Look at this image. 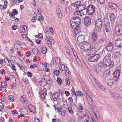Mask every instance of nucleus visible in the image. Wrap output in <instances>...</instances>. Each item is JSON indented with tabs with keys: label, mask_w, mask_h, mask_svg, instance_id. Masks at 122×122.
<instances>
[{
	"label": "nucleus",
	"mask_w": 122,
	"mask_h": 122,
	"mask_svg": "<svg viewBox=\"0 0 122 122\" xmlns=\"http://www.w3.org/2000/svg\"><path fill=\"white\" fill-rule=\"evenodd\" d=\"M1 85L3 87L5 88L7 87V83L5 81H2L1 82Z\"/></svg>",
	"instance_id": "cd10ccee"
},
{
	"label": "nucleus",
	"mask_w": 122,
	"mask_h": 122,
	"mask_svg": "<svg viewBox=\"0 0 122 122\" xmlns=\"http://www.w3.org/2000/svg\"><path fill=\"white\" fill-rule=\"evenodd\" d=\"M59 68L60 70L62 71H63L65 70V66L63 64L61 65Z\"/></svg>",
	"instance_id": "72a5a7b5"
},
{
	"label": "nucleus",
	"mask_w": 122,
	"mask_h": 122,
	"mask_svg": "<svg viewBox=\"0 0 122 122\" xmlns=\"http://www.w3.org/2000/svg\"><path fill=\"white\" fill-rule=\"evenodd\" d=\"M110 18L111 21L114 22L115 20L116 16L113 13H111L110 15Z\"/></svg>",
	"instance_id": "dca6fc26"
},
{
	"label": "nucleus",
	"mask_w": 122,
	"mask_h": 122,
	"mask_svg": "<svg viewBox=\"0 0 122 122\" xmlns=\"http://www.w3.org/2000/svg\"><path fill=\"white\" fill-rule=\"evenodd\" d=\"M105 41V39L104 38H101L99 39L96 42V44L99 45L100 44H102Z\"/></svg>",
	"instance_id": "4be33fe9"
},
{
	"label": "nucleus",
	"mask_w": 122,
	"mask_h": 122,
	"mask_svg": "<svg viewBox=\"0 0 122 122\" xmlns=\"http://www.w3.org/2000/svg\"><path fill=\"white\" fill-rule=\"evenodd\" d=\"M90 50L95 54L97 51L96 49L94 47H92L91 48H90Z\"/></svg>",
	"instance_id": "e433bc0d"
},
{
	"label": "nucleus",
	"mask_w": 122,
	"mask_h": 122,
	"mask_svg": "<svg viewBox=\"0 0 122 122\" xmlns=\"http://www.w3.org/2000/svg\"><path fill=\"white\" fill-rule=\"evenodd\" d=\"M66 72L65 73L67 76H70L71 75V72H70L68 68L67 67L66 68Z\"/></svg>",
	"instance_id": "473e14b6"
},
{
	"label": "nucleus",
	"mask_w": 122,
	"mask_h": 122,
	"mask_svg": "<svg viewBox=\"0 0 122 122\" xmlns=\"http://www.w3.org/2000/svg\"><path fill=\"white\" fill-rule=\"evenodd\" d=\"M120 70L119 69H117L114 72L113 74H115L118 75H120Z\"/></svg>",
	"instance_id": "f704fd0d"
},
{
	"label": "nucleus",
	"mask_w": 122,
	"mask_h": 122,
	"mask_svg": "<svg viewBox=\"0 0 122 122\" xmlns=\"http://www.w3.org/2000/svg\"><path fill=\"white\" fill-rule=\"evenodd\" d=\"M110 54L106 55L104 57L103 61L104 62L109 66L110 68H112L113 66V62L111 61Z\"/></svg>",
	"instance_id": "20e7f679"
},
{
	"label": "nucleus",
	"mask_w": 122,
	"mask_h": 122,
	"mask_svg": "<svg viewBox=\"0 0 122 122\" xmlns=\"http://www.w3.org/2000/svg\"><path fill=\"white\" fill-rule=\"evenodd\" d=\"M5 59H6V61H8V63H11V61L10 60L9 58H8L7 57H5L4 59V60L5 61Z\"/></svg>",
	"instance_id": "69168bd1"
},
{
	"label": "nucleus",
	"mask_w": 122,
	"mask_h": 122,
	"mask_svg": "<svg viewBox=\"0 0 122 122\" xmlns=\"http://www.w3.org/2000/svg\"><path fill=\"white\" fill-rule=\"evenodd\" d=\"M36 17L35 16H34L33 17L32 20V21L33 22H35L36 21Z\"/></svg>",
	"instance_id": "774afa93"
},
{
	"label": "nucleus",
	"mask_w": 122,
	"mask_h": 122,
	"mask_svg": "<svg viewBox=\"0 0 122 122\" xmlns=\"http://www.w3.org/2000/svg\"><path fill=\"white\" fill-rule=\"evenodd\" d=\"M81 20L80 18H78L77 19H74V18H72L70 21V24L73 29L75 31L80 30V26L81 24Z\"/></svg>",
	"instance_id": "f257e3e1"
},
{
	"label": "nucleus",
	"mask_w": 122,
	"mask_h": 122,
	"mask_svg": "<svg viewBox=\"0 0 122 122\" xmlns=\"http://www.w3.org/2000/svg\"><path fill=\"white\" fill-rule=\"evenodd\" d=\"M27 76L30 77H32L33 76L32 74L30 72H28L27 74Z\"/></svg>",
	"instance_id": "13d9d810"
},
{
	"label": "nucleus",
	"mask_w": 122,
	"mask_h": 122,
	"mask_svg": "<svg viewBox=\"0 0 122 122\" xmlns=\"http://www.w3.org/2000/svg\"><path fill=\"white\" fill-rule=\"evenodd\" d=\"M65 81L66 82L67 85H68L70 84V82L68 78H66L65 79Z\"/></svg>",
	"instance_id": "09e8293b"
},
{
	"label": "nucleus",
	"mask_w": 122,
	"mask_h": 122,
	"mask_svg": "<svg viewBox=\"0 0 122 122\" xmlns=\"http://www.w3.org/2000/svg\"><path fill=\"white\" fill-rule=\"evenodd\" d=\"M38 71H39L41 70H43L44 69V68L43 67V64H42V66H39L38 67Z\"/></svg>",
	"instance_id": "ea45409f"
},
{
	"label": "nucleus",
	"mask_w": 122,
	"mask_h": 122,
	"mask_svg": "<svg viewBox=\"0 0 122 122\" xmlns=\"http://www.w3.org/2000/svg\"><path fill=\"white\" fill-rule=\"evenodd\" d=\"M68 109L70 113L71 114H72L73 113V111L72 110V108L71 107H68Z\"/></svg>",
	"instance_id": "603ef678"
},
{
	"label": "nucleus",
	"mask_w": 122,
	"mask_h": 122,
	"mask_svg": "<svg viewBox=\"0 0 122 122\" xmlns=\"http://www.w3.org/2000/svg\"><path fill=\"white\" fill-rule=\"evenodd\" d=\"M91 19L89 17L86 16L84 19V24L85 26L88 27L91 25Z\"/></svg>",
	"instance_id": "1a4fd4ad"
},
{
	"label": "nucleus",
	"mask_w": 122,
	"mask_h": 122,
	"mask_svg": "<svg viewBox=\"0 0 122 122\" xmlns=\"http://www.w3.org/2000/svg\"><path fill=\"white\" fill-rule=\"evenodd\" d=\"M38 14L39 15H41V8H38Z\"/></svg>",
	"instance_id": "3c124183"
},
{
	"label": "nucleus",
	"mask_w": 122,
	"mask_h": 122,
	"mask_svg": "<svg viewBox=\"0 0 122 122\" xmlns=\"http://www.w3.org/2000/svg\"><path fill=\"white\" fill-rule=\"evenodd\" d=\"M101 69L99 68V67L98 68H97V67H95V71L97 73H99L101 72L100 70Z\"/></svg>",
	"instance_id": "79ce46f5"
},
{
	"label": "nucleus",
	"mask_w": 122,
	"mask_h": 122,
	"mask_svg": "<svg viewBox=\"0 0 122 122\" xmlns=\"http://www.w3.org/2000/svg\"><path fill=\"white\" fill-rule=\"evenodd\" d=\"M42 80L43 79H42L40 78L38 80V81L39 82V83L40 86H46V85H42L43 83V81H42Z\"/></svg>",
	"instance_id": "2f4dec72"
},
{
	"label": "nucleus",
	"mask_w": 122,
	"mask_h": 122,
	"mask_svg": "<svg viewBox=\"0 0 122 122\" xmlns=\"http://www.w3.org/2000/svg\"><path fill=\"white\" fill-rule=\"evenodd\" d=\"M88 54H87V55L89 56H91L94 54V53H93L90 50L88 51Z\"/></svg>",
	"instance_id": "49530a36"
},
{
	"label": "nucleus",
	"mask_w": 122,
	"mask_h": 122,
	"mask_svg": "<svg viewBox=\"0 0 122 122\" xmlns=\"http://www.w3.org/2000/svg\"><path fill=\"white\" fill-rule=\"evenodd\" d=\"M95 115L97 119L100 118V117L99 112L97 113H96Z\"/></svg>",
	"instance_id": "bf43d9fd"
},
{
	"label": "nucleus",
	"mask_w": 122,
	"mask_h": 122,
	"mask_svg": "<svg viewBox=\"0 0 122 122\" xmlns=\"http://www.w3.org/2000/svg\"><path fill=\"white\" fill-rule=\"evenodd\" d=\"M98 3L101 4H103L104 3V0H97Z\"/></svg>",
	"instance_id": "8fccbe9b"
},
{
	"label": "nucleus",
	"mask_w": 122,
	"mask_h": 122,
	"mask_svg": "<svg viewBox=\"0 0 122 122\" xmlns=\"http://www.w3.org/2000/svg\"><path fill=\"white\" fill-rule=\"evenodd\" d=\"M9 98V100L11 102H13L14 100V99L11 98L10 96L8 97Z\"/></svg>",
	"instance_id": "052dcab7"
},
{
	"label": "nucleus",
	"mask_w": 122,
	"mask_h": 122,
	"mask_svg": "<svg viewBox=\"0 0 122 122\" xmlns=\"http://www.w3.org/2000/svg\"><path fill=\"white\" fill-rule=\"evenodd\" d=\"M120 56L121 54L120 52L118 51H117L114 53V58L116 59L117 58H119L120 57Z\"/></svg>",
	"instance_id": "5701e85b"
},
{
	"label": "nucleus",
	"mask_w": 122,
	"mask_h": 122,
	"mask_svg": "<svg viewBox=\"0 0 122 122\" xmlns=\"http://www.w3.org/2000/svg\"><path fill=\"white\" fill-rule=\"evenodd\" d=\"M115 29L116 33H118L119 35H121L122 34V26H116Z\"/></svg>",
	"instance_id": "f8f14e48"
},
{
	"label": "nucleus",
	"mask_w": 122,
	"mask_h": 122,
	"mask_svg": "<svg viewBox=\"0 0 122 122\" xmlns=\"http://www.w3.org/2000/svg\"><path fill=\"white\" fill-rule=\"evenodd\" d=\"M28 107L29 110L30 112L33 113H35L36 112V108L32 105H29Z\"/></svg>",
	"instance_id": "a211bd4d"
},
{
	"label": "nucleus",
	"mask_w": 122,
	"mask_h": 122,
	"mask_svg": "<svg viewBox=\"0 0 122 122\" xmlns=\"http://www.w3.org/2000/svg\"><path fill=\"white\" fill-rule=\"evenodd\" d=\"M47 90L45 88H43L42 89H41L39 92H41L43 93V94H45V95H47Z\"/></svg>",
	"instance_id": "7c9ffc66"
},
{
	"label": "nucleus",
	"mask_w": 122,
	"mask_h": 122,
	"mask_svg": "<svg viewBox=\"0 0 122 122\" xmlns=\"http://www.w3.org/2000/svg\"><path fill=\"white\" fill-rule=\"evenodd\" d=\"M104 24L105 25V27L110 26V24L109 19L108 18H106L104 19Z\"/></svg>",
	"instance_id": "412c9836"
},
{
	"label": "nucleus",
	"mask_w": 122,
	"mask_h": 122,
	"mask_svg": "<svg viewBox=\"0 0 122 122\" xmlns=\"http://www.w3.org/2000/svg\"><path fill=\"white\" fill-rule=\"evenodd\" d=\"M95 27L97 32L100 33L102 28V22L100 18H98L96 20Z\"/></svg>",
	"instance_id": "f03ea898"
},
{
	"label": "nucleus",
	"mask_w": 122,
	"mask_h": 122,
	"mask_svg": "<svg viewBox=\"0 0 122 122\" xmlns=\"http://www.w3.org/2000/svg\"><path fill=\"white\" fill-rule=\"evenodd\" d=\"M97 36L96 33L93 32L92 33V39L93 42L95 41L97 39Z\"/></svg>",
	"instance_id": "6ab92c4d"
},
{
	"label": "nucleus",
	"mask_w": 122,
	"mask_h": 122,
	"mask_svg": "<svg viewBox=\"0 0 122 122\" xmlns=\"http://www.w3.org/2000/svg\"><path fill=\"white\" fill-rule=\"evenodd\" d=\"M113 45L112 43L110 41L107 43L106 46V50L108 52H112L113 49Z\"/></svg>",
	"instance_id": "6e6552de"
},
{
	"label": "nucleus",
	"mask_w": 122,
	"mask_h": 122,
	"mask_svg": "<svg viewBox=\"0 0 122 122\" xmlns=\"http://www.w3.org/2000/svg\"><path fill=\"white\" fill-rule=\"evenodd\" d=\"M112 96L113 98L116 99L120 98L121 97V96L119 94L116 93H114L112 94Z\"/></svg>",
	"instance_id": "b1692460"
},
{
	"label": "nucleus",
	"mask_w": 122,
	"mask_h": 122,
	"mask_svg": "<svg viewBox=\"0 0 122 122\" xmlns=\"http://www.w3.org/2000/svg\"><path fill=\"white\" fill-rule=\"evenodd\" d=\"M71 96V97L69 98L68 100L71 103H72L73 102V100L72 98V97L73 96V94H72Z\"/></svg>",
	"instance_id": "37998d69"
},
{
	"label": "nucleus",
	"mask_w": 122,
	"mask_h": 122,
	"mask_svg": "<svg viewBox=\"0 0 122 122\" xmlns=\"http://www.w3.org/2000/svg\"><path fill=\"white\" fill-rule=\"evenodd\" d=\"M80 92V91H77L75 93L74 92V93L73 95H79V93Z\"/></svg>",
	"instance_id": "680f3d73"
},
{
	"label": "nucleus",
	"mask_w": 122,
	"mask_h": 122,
	"mask_svg": "<svg viewBox=\"0 0 122 122\" xmlns=\"http://www.w3.org/2000/svg\"><path fill=\"white\" fill-rule=\"evenodd\" d=\"M12 28L13 30H15L17 28L16 25H13L12 26Z\"/></svg>",
	"instance_id": "4d7b16f0"
},
{
	"label": "nucleus",
	"mask_w": 122,
	"mask_h": 122,
	"mask_svg": "<svg viewBox=\"0 0 122 122\" xmlns=\"http://www.w3.org/2000/svg\"><path fill=\"white\" fill-rule=\"evenodd\" d=\"M94 79V81L95 83L98 86L100 85V84H101V83H100L97 79H95V78Z\"/></svg>",
	"instance_id": "5fc2aeb1"
},
{
	"label": "nucleus",
	"mask_w": 122,
	"mask_h": 122,
	"mask_svg": "<svg viewBox=\"0 0 122 122\" xmlns=\"http://www.w3.org/2000/svg\"><path fill=\"white\" fill-rule=\"evenodd\" d=\"M108 5L112 9L115 11H116V9H117L118 7V5L114 3L109 2L108 4Z\"/></svg>",
	"instance_id": "9b49d317"
},
{
	"label": "nucleus",
	"mask_w": 122,
	"mask_h": 122,
	"mask_svg": "<svg viewBox=\"0 0 122 122\" xmlns=\"http://www.w3.org/2000/svg\"><path fill=\"white\" fill-rule=\"evenodd\" d=\"M115 45L117 47L121 48L122 47V39L118 38L115 41Z\"/></svg>",
	"instance_id": "9d476101"
},
{
	"label": "nucleus",
	"mask_w": 122,
	"mask_h": 122,
	"mask_svg": "<svg viewBox=\"0 0 122 122\" xmlns=\"http://www.w3.org/2000/svg\"><path fill=\"white\" fill-rule=\"evenodd\" d=\"M76 11H75L74 13V14L75 15H78L81 16H82L83 15H84V13L83 12H81L79 11V10L76 8Z\"/></svg>",
	"instance_id": "f3484780"
},
{
	"label": "nucleus",
	"mask_w": 122,
	"mask_h": 122,
	"mask_svg": "<svg viewBox=\"0 0 122 122\" xmlns=\"http://www.w3.org/2000/svg\"><path fill=\"white\" fill-rule=\"evenodd\" d=\"M10 1L11 4L14 5L17 3V0H10Z\"/></svg>",
	"instance_id": "c03bdc74"
},
{
	"label": "nucleus",
	"mask_w": 122,
	"mask_h": 122,
	"mask_svg": "<svg viewBox=\"0 0 122 122\" xmlns=\"http://www.w3.org/2000/svg\"><path fill=\"white\" fill-rule=\"evenodd\" d=\"M57 81L58 82L59 85H61L62 84V80L60 78H57Z\"/></svg>",
	"instance_id": "4c0bfd02"
},
{
	"label": "nucleus",
	"mask_w": 122,
	"mask_h": 122,
	"mask_svg": "<svg viewBox=\"0 0 122 122\" xmlns=\"http://www.w3.org/2000/svg\"><path fill=\"white\" fill-rule=\"evenodd\" d=\"M92 108L95 114L96 113H97L98 112V110L97 108L94 105H93L92 107Z\"/></svg>",
	"instance_id": "a878e982"
},
{
	"label": "nucleus",
	"mask_w": 122,
	"mask_h": 122,
	"mask_svg": "<svg viewBox=\"0 0 122 122\" xmlns=\"http://www.w3.org/2000/svg\"><path fill=\"white\" fill-rule=\"evenodd\" d=\"M39 94L41 95V97L43 99H44L45 98V94H43V93L41 92H39Z\"/></svg>",
	"instance_id": "de8ad7c7"
},
{
	"label": "nucleus",
	"mask_w": 122,
	"mask_h": 122,
	"mask_svg": "<svg viewBox=\"0 0 122 122\" xmlns=\"http://www.w3.org/2000/svg\"><path fill=\"white\" fill-rule=\"evenodd\" d=\"M95 11V7L92 4L89 5L86 8V12L90 15L93 14Z\"/></svg>",
	"instance_id": "39448f33"
},
{
	"label": "nucleus",
	"mask_w": 122,
	"mask_h": 122,
	"mask_svg": "<svg viewBox=\"0 0 122 122\" xmlns=\"http://www.w3.org/2000/svg\"><path fill=\"white\" fill-rule=\"evenodd\" d=\"M83 46L84 48H83L84 49V50L86 51L89 49V48H91V45L89 42L87 41H84V42Z\"/></svg>",
	"instance_id": "ddd939ff"
},
{
	"label": "nucleus",
	"mask_w": 122,
	"mask_h": 122,
	"mask_svg": "<svg viewBox=\"0 0 122 122\" xmlns=\"http://www.w3.org/2000/svg\"><path fill=\"white\" fill-rule=\"evenodd\" d=\"M111 71L109 69H107L106 70L104 73L103 76L105 77H107L108 76L111 74Z\"/></svg>",
	"instance_id": "aec40b11"
},
{
	"label": "nucleus",
	"mask_w": 122,
	"mask_h": 122,
	"mask_svg": "<svg viewBox=\"0 0 122 122\" xmlns=\"http://www.w3.org/2000/svg\"><path fill=\"white\" fill-rule=\"evenodd\" d=\"M59 93L61 95H63L64 94V92L61 89H60L59 90Z\"/></svg>",
	"instance_id": "864d4df0"
},
{
	"label": "nucleus",
	"mask_w": 122,
	"mask_h": 122,
	"mask_svg": "<svg viewBox=\"0 0 122 122\" xmlns=\"http://www.w3.org/2000/svg\"><path fill=\"white\" fill-rule=\"evenodd\" d=\"M72 6L76 7V8L79 10V11H82L86 8V6L84 4H81V1H77L72 4Z\"/></svg>",
	"instance_id": "7ed1b4c3"
},
{
	"label": "nucleus",
	"mask_w": 122,
	"mask_h": 122,
	"mask_svg": "<svg viewBox=\"0 0 122 122\" xmlns=\"http://www.w3.org/2000/svg\"><path fill=\"white\" fill-rule=\"evenodd\" d=\"M54 72L55 74V75H56L57 76H59L60 72L59 70H56V69H55L54 70Z\"/></svg>",
	"instance_id": "c9c22d12"
},
{
	"label": "nucleus",
	"mask_w": 122,
	"mask_h": 122,
	"mask_svg": "<svg viewBox=\"0 0 122 122\" xmlns=\"http://www.w3.org/2000/svg\"><path fill=\"white\" fill-rule=\"evenodd\" d=\"M23 80L26 83H28V81L27 79L25 78H23Z\"/></svg>",
	"instance_id": "6e6d98bb"
},
{
	"label": "nucleus",
	"mask_w": 122,
	"mask_h": 122,
	"mask_svg": "<svg viewBox=\"0 0 122 122\" xmlns=\"http://www.w3.org/2000/svg\"><path fill=\"white\" fill-rule=\"evenodd\" d=\"M55 62L57 64H58L60 63V59L58 58H57L56 59Z\"/></svg>",
	"instance_id": "a18cd8bd"
},
{
	"label": "nucleus",
	"mask_w": 122,
	"mask_h": 122,
	"mask_svg": "<svg viewBox=\"0 0 122 122\" xmlns=\"http://www.w3.org/2000/svg\"><path fill=\"white\" fill-rule=\"evenodd\" d=\"M99 86L100 89L103 91H105V89L103 85H102L101 84H100V85L98 86Z\"/></svg>",
	"instance_id": "a19ab883"
},
{
	"label": "nucleus",
	"mask_w": 122,
	"mask_h": 122,
	"mask_svg": "<svg viewBox=\"0 0 122 122\" xmlns=\"http://www.w3.org/2000/svg\"><path fill=\"white\" fill-rule=\"evenodd\" d=\"M39 20L40 21H42L43 20L44 18L43 17L42 15L40 16L39 17Z\"/></svg>",
	"instance_id": "e2e57ef3"
},
{
	"label": "nucleus",
	"mask_w": 122,
	"mask_h": 122,
	"mask_svg": "<svg viewBox=\"0 0 122 122\" xmlns=\"http://www.w3.org/2000/svg\"><path fill=\"white\" fill-rule=\"evenodd\" d=\"M80 30L78 31H75L74 29H73L74 32L73 33L74 35L75 36V37H77L79 34V32H80L81 27H80Z\"/></svg>",
	"instance_id": "bb28decb"
},
{
	"label": "nucleus",
	"mask_w": 122,
	"mask_h": 122,
	"mask_svg": "<svg viewBox=\"0 0 122 122\" xmlns=\"http://www.w3.org/2000/svg\"><path fill=\"white\" fill-rule=\"evenodd\" d=\"M98 67L101 69H102L104 66L107 67L108 66H109L107 65V64L104 62L103 61H101L98 64Z\"/></svg>",
	"instance_id": "4468645a"
},
{
	"label": "nucleus",
	"mask_w": 122,
	"mask_h": 122,
	"mask_svg": "<svg viewBox=\"0 0 122 122\" xmlns=\"http://www.w3.org/2000/svg\"><path fill=\"white\" fill-rule=\"evenodd\" d=\"M26 97L25 95L22 96L20 98V100L22 102H24L25 101Z\"/></svg>",
	"instance_id": "58836bf2"
},
{
	"label": "nucleus",
	"mask_w": 122,
	"mask_h": 122,
	"mask_svg": "<svg viewBox=\"0 0 122 122\" xmlns=\"http://www.w3.org/2000/svg\"><path fill=\"white\" fill-rule=\"evenodd\" d=\"M114 82L113 80L112 79H110L108 80L107 84L108 85L111 86L113 84Z\"/></svg>",
	"instance_id": "393cba45"
},
{
	"label": "nucleus",
	"mask_w": 122,
	"mask_h": 122,
	"mask_svg": "<svg viewBox=\"0 0 122 122\" xmlns=\"http://www.w3.org/2000/svg\"><path fill=\"white\" fill-rule=\"evenodd\" d=\"M41 51L43 54H46L47 52V49L45 47H43L42 48Z\"/></svg>",
	"instance_id": "c756f323"
},
{
	"label": "nucleus",
	"mask_w": 122,
	"mask_h": 122,
	"mask_svg": "<svg viewBox=\"0 0 122 122\" xmlns=\"http://www.w3.org/2000/svg\"><path fill=\"white\" fill-rule=\"evenodd\" d=\"M36 42L37 44H40L41 43V40L39 39H37L36 41Z\"/></svg>",
	"instance_id": "0e129e2a"
},
{
	"label": "nucleus",
	"mask_w": 122,
	"mask_h": 122,
	"mask_svg": "<svg viewBox=\"0 0 122 122\" xmlns=\"http://www.w3.org/2000/svg\"><path fill=\"white\" fill-rule=\"evenodd\" d=\"M100 57V55L98 54H95L89 57L88 58V61L92 62H97Z\"/></svg>",
	"instance_id": "423d86ee"
},
{
	"label": "nucleus",
	"mask_w": 122,
	"mask_h": 122,
	"mask_svg": "<svg viewBox=\"0 0 122 122\" xmlns=\"http://www.w3.org/2000/svg\"><path fill=\"white\" fill-rule=\"evenodd\" d=\"M12 69H13L15 71H16V69L15 68V66L14 64H13L12 65Z\"/></svg>",
	"instance_id": "338daca9"
},
{
	"label": "nucleus",
	"mask_w": 122,
	"mask_h": 122,
	"mask_svg": "<svg viewBox=\"0 0 122 122\" xmlns=\"http://www.w3.org/2000/svg\"><path fill=\"white\" fill-rule=\"evenodd\" d=\"M113 76L114 79L116 81H117L119 79L120 75L113 74Z\"/></svg>",
	"instance_id": "c85d7f7f"
},
{
	"label": "nucleus",
	"mask_w": 122,
	"mask_h": 122,
	"mask_svg": "<svg viewBox=\"0 0 122 122\" xmlns=\"http://www.w3.org/2000/svg\"><path fill=\"white\" fill-rule=\"evenodd\" d=\"M85 37L84 36L81 35L79 36L77 38V40L79 43H83L86 41L84 39Z\"/></svg>",
	"instance_id": "2eb2a0df"
},
{
	"label": "nucleus",
	"mask_w": 122,
	"mask_h": 122,
	"mask_svg": "<svg viewBox=\"0 0 122 122\" xmlns=\"http://www.w3.org/2000/svg\"><path fill=\"white\" fill-rule=\"evenodd\" d=\"M46 41L47 42L48 45L49 47L52 48V44L54 43V41L52 37L50 36H46L45 38Z\"/></svg>",
	"instance_id": "0eeeda50"
}]
</instances>
